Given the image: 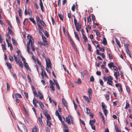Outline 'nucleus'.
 Returning a JSON list of instances; mask_svg holds the SVG:
<instances>
[{
  "mask_svg": "<svg viewBox=\"0 0 132 132\" xmlns=\"http://www.w3.org/2000/svg\"><path fill=\"white\" fill-rule=\"evenodd\" d=\"M27 37L28 38L29 41L27 43V45H29L31 44V45H33L34 44V40L32 36L28 35L27 36Z\"/></svg>",
  "mask_w": 132,
  "mask_h": 132,
  "instance_id": "1",
  "label": "nucleus"
},
{
  "mask_svg": "<svg viewBox=\"0 0 132 132\" xmlns=\"http://www.w3.org/2000/svg\"><path fill=\"white\" fill-rule=\"evenodd\" d=\"M109 79L107 81V84L109 85H110L113 87V86L112 84L113 83V82L112 81V80L113 79V78L112 76H109Z\"/></svg>",
  "mask_w": 132,
  "mask_h": 132,
  "instance_id": "2",
  "label": "nucleus"
},
{
  "mask_svg": "<svg viewBox=\"0 0 132 132\" xmlns=\"http://www.w3.org/2000/svg\"><path fill=\"white\" fill-rule=\"evenodd\" d=\"M46 67H47L48 69H49V68L51 67V63L50 59L48 58H47V60L46 59Z\"/></svg>",
  "mask_w": 132,
  "mask_h": 132,
  "instance_id": "3",
  "label": "nucleus"
},
{
  "mask_svg": "<svg viewBox=\"0 0 132 132\" xmlns=\"http://www.w3.org/2000/svg\"><path fill=\"white\" fill-rule=\"evenodd\" d=\"M12 97L14 99V98L15 99H18V98H22V97L21 95L20 94L18 93H15L14 95H12Z\"/></svg>",
  "mask_w": 132,
  "mask_h": 132,
  "instance_id": "4",
  "label": "nucleus"
},
{
  "mask_svg": "<svg viewBox=\"0 0 132 132\" xmlns=\"http://www.w3.org/2000/svg\"><path fill=\"white\" fill-rule=\"evenodd\" d=\"M44 68L43 65L41 66V73H43L44 74V75L46 78H48V77L47 75L44 70Z\"/></svg>",
  "mask_w": 132,
  "mask_h": 132,
  "instance_id": "5",
  "label": "nucleus"
},
{
  "mask_svg": "<svg viewBox=\"0 0 132 132\" xmlns=\"http://www.w3.org/2000/svg\"><path fill=\"white\" fill-rule=\"evenodd\" d=\"M74 18V24H75V25L76 27V29L77 30V31H79V29L78 27V26H77V20H76V19L75 18V16H73Z\"/></svg>",
  "mask_w": 132,
  "mask_h": 132,
  "instance_id": "6",
  "label": "nucleus"
},
{
  "mask_svg": "<svg viewBox=\"0 0 132 132\" xmlns=\"http://www.w3.org/2000/svg\"><path fill=\"white\" fill-rule=\"evenodd\" d=\"M37 26L38 27V31H42L43 32H44V30L43 29V27L39 23H37Z\"/></svg>",
  "mask_w": 132,
  "mask_h": 132,
  "instance_id": "7",
  "label": "nucleus"
},
{
  "mask_svg": "<svg viewBox=\"0 0 132 132\" xmlns=\"http://www.w3.org/2000/svg\"><path fill=\"white\" fill-rule=\"evenodd\" d=\"M32 132H38V129L37 126H35L32 129Z\"/></svg>",
  "mask_w": 132,
  "mask_h": 132,
  "instance_id": "8",
  "label": "nucleus"
},
{
  "mask_svg": "<svg viewBox=\"0 0 132 132\" xmlns=\"http://www.w3.org/2000/svg\"><path fill=\"white\" fill-rule=\"evenodd\" d=\"M40 1L39 5L42 12L44 11L43 6L42 0H39Z\"/></svg>",
  "mask_w": 132,
  "mask_h": 132,
  "instance_id": "9",
  "label": "nucleus"
},
{
  "mask_svg": "<svg viewBox=\"0 0 132 132\" xmlns=\"http://www.w3.org/2000/svg\"><path fill=\"white\" fill-rule=\"evenodd\" d=\"M62 101L63 103V105L64 106L67 107L68 106V105H67V102L66 101L64 98H63L62 99Z\"/></svg>",
  "mask_w": 132,
  "mask_h": 132,
  "instance_id": "10",
  "label": "nucleus"
},
{
  "mask_svg": "<svg viewBox=\"0 0 132 132\" xmlns=\"http://www.w3.org/2000/svg\"><path fill=\"white\" fill-rule=\"evenodd\" d=\"M67 118H68V119H69V120L71 121V123L73 125V118L70 115L68 116Z\"/></svg>",
  "mask_w": 132,
  "mask_h": 132,
  "instance_id": "11",
  "label": "nucleus"
},
{
  "mask_svg": "<svg viewBox=\"0 0 132 132\" xmlns=\"http://www.w3.org/2000/svg\"><path fill=\"white\" fill-rule=\"evenodd\" d=\"M36 20L38 23H39L42 21L40 19L39 17L37 15L36 16Z\"/></svg>",
  "mask_w": 132,
  "mask_h": 132,
  "instance_id": "12",
  "label": "nucleus"
},
{
  "mask_svg": "<svg viewBox=\"0 0 132 132\" xmlns=\"http://www.w3.org/2000/svg\"><path fill=\"white\" fill-rule=\"evenodd\" d=\"M24 63V65L25 68L28 70H29V71H30L31 70V69L29 68V66L28 65V63L26 62H25Z\"/></svg>",
  "mask_w": 132,
  "mask_h": 132,
  "instance_id": "13",
  "label": "nucleus"
},
{
  "mask_svg": "<svg viewBox=\"0 0 132 132\" xmlns=\"http://www.w3.org/2000/svg\"><path fill=\"white\" fill-rule=\"evenodd\" d=\"M38 96L39 99L41 100L43 99L44 98L43 95L42 93L39 91L38 92Z\"/></svg>",
  "mask_w": 132,
  "mask_h": 132,
  "instance_id": "14",
  "label": "nucleus"
},
{
  "mask_svg": "<svg viewBox=\"0 0 132 132\" xmlns=\"http://www.w3.org/2000/svg\"><path fill=\"white\" fill-rule=\"evenodd\" d=\"M29 45H27V51L28 53L29 54H31L32 55H33V54L32 52H30V48L29 46Z\"/></svg>",
  "mask_w": 132,
  "mask_h": 132,
  "instance_id": "15",
  "label": "nucleus"
},
{
  "mask_svg": "<svg viewBox=\"0 0 132 132\" xmlns=\"http://www.w3.org/2000/svg\"><path fill=\"white\" fill-rule=\"evenodd\" d=\"M88 93L89 95L90 96H91L92 95V89L90 88H89L88 89Z\"/></svg>",
  "mask_w": 132,
  "mask_h": 132,
  "instance_id": "16",
  "label": "nucleus"
},
{
  "mask_svg": "<svg viewBox=\"0 0 132 132\" xmlns=\"http://www.w3.org/2000/svg\"><path fill=\"white\" fill-rule=\"evenodd\" d=\"M96 122V120L94 119L93 120H90L89 121V124L90 125H93Z\"/></svg>",
  "mask_w": 132,
  "mask_h": 132,
  "instance_id": "17",
  "label": "nucleus"
},
{
  "mask_svg": "<svg viewBox=\"0 0 132 132\" xmlns=\"http://www.w3.org/2000/svg\"><path fill=\"white\" fill-rule=\"evenodd\" d=\"M83 97L84 99L88 103H89L90 102V100L87 96H84Z\"/></svg>",
  "mask_w": 132,
  "mask_h": 132,
  "instance_id": "18",
  "label": "nucleus"
},
{
  "mask_svg": "<svg viewBox=\"0 0 132 132\" xmlns=\"http://www.w3.org/2000/svg\"><path fill=\"white\" fill-rule=\"evenodd\" d=\"M58 15L60 19L63 22V16L61 14L59 13Z\"/></svg>",
  "mask_w": 132,
  "mask_h": 132,
  "instance_id": "19",
  "label": "nucleus"
},
{
  "mask_svg": "<svg viewBox=\"0 0 132 132\" xmlns=\"http://www.w3.org/2000/svg\"><path fill=\"white\" fill-rule=\"evenodd\" d=\"M6 64L7 66L8 67V69H12V67L10 63L6 62Z\"/></svg>",
  "mask_w": 132,
  "mask_h": 132,
  "instance_id": "20",
  "label": "nucleus"
},
{
  "mask_svg": "<svg viewBox=\"0 0 132 132\" xmlns=\"http://www.w3.org/2000/svg\"><path fill=\"white\" fill-rule=\"evenodd\" d=\"M102 43L105 45H106L107 44V40L105 37L103 38V40Z\"/></svg>",
  "mask_w": 132,
  "mask_h": 132,
  "instance_id": "21",
  "label": "nucleus"
},
{
  "mask_svg": "<svg viewBox=\"0 0 132 132\" xmlns=\"http://www.w3.org/2000/svg\"><path fill=\"white\" fill-rule=\"evenodd\" d=\"M74 33L75 35V37L77 39L79 42H80V40L79 39V37L78 35L76 33L74 32Z\"/></svg>",
  "mask_w": 132,
  "mask_h": 132,
  "instance_id": "22",
  "label": "nucleus"
},
{
  "mask_svg": "<svg viewBox=\"0 0 132 132\" xmlns=\"http://www.w3.org/2000/svg\"><path fill=\"white\" fill-rule=\"evenodd\" d=\"M126 53L128 54L129 56L130 57H131V56L130 54V52L128 49V48L127 47V49H126Z\"/></svg>",
  "mask_w": 132,
  "mask_h": 132,
  "instance_id": "23",
  "label": "nucleus"
},
{
  "mask_svg": "<svg viewBox=\"0 0 132 132\" xmlns=\"http://www.w3.org/2000/svg\"><path fill=\"white\" fill-rule=\"evenodd\" d=\"M17 64L18 63L20 66L21 67V68H22L23 67V65L22 64V63L21 61L20 60H19L16 63Z\"/></svg>",
  "mask_w": 132,
  "mask_h": 132,
  "instance_id": "24",
  "label": "nucleus"
},
{
  "mask_svg": "<svg viewBox=\"0 0 132 132\" xmlns=\"http://www.w3.org/2000/svg\"><path fill=\"white\" fill-rule=\"evenodd\" d=\"M39 105L40 106V108L42 110H43V109L44 108V105L43 103L42 102L40 101H39Z\"/></svg>",
  "mask_w": 132,
  "mask_h": 132,
  "instance_id": "25",
  "label": "nucleus"
},
{
  "mask_svg": "<svg viewBox=\"0 0 132 132\" xmlns=\"http://www.w3.org/2000/svg\"><path fill=\"white\" fill-rule=\"evenodd\" d=\"M93 31L95 32H96V34L97 36L99 37H100L101 36L100 33L98 32V30H96L95 29Z\"/></svg>",
  "mask_w": 132,
  "mask_h": 132,
  "instance_id": "26",
  "label": "nucleus"
},
{
  "mask_svg": "<svg viewBox=\"0 0 132 132\" xmlns=\"http://www.w3.org/2000/svg\"><path fill=\"white\" fill-rule=\"evenodd\" d=\"M40 23L43 27L46 28L47 27V26L45 23L42 20Z\"/></svg>",
  "mask_w": 132,
  "mask_h": 132,
  "instance_id": "27",
  "label": "nucleus"
},
{
  "mask_svg": "<svg viewBox=\"0 0 132 132\" xmlns=\"http://www.w3.org/2000/svg\"><path fill=\"white\" fill-rule=\"evenodd\" d=\"M12 40L13 44V45H15V46H16L18 45L17 42L13 38H12Z\"/></svg>",
  "mask_w": 132,
  "mask_h": 132,
  "instance_id": "28",
  "label": "nucleus"
},
{
  "mask_svg": "<svg viewBox=\"0 0 132 132\" xmlns=\"http://www.w3.org/2000/svg\"><path fill=\"white\" fill-rule=\"evenodd\" d=\"M115 40L116 41V42L117 43V44L119 46V47L120 48H121V45L120 43V42L118 40V39L116 38H115Z\"/></svg>",
  "mask_w": 132,
  "mask_h": 132,
  "instance_id": "29",
  "label": "nucleus"
},
{
  "mask_svg": "<svg viewBox=\"0 0 132 132\" xmlns=\"http://www.w3.org/2000/svg\"><path fill=\"white\" fill-rule=\"evenodd\" d=\"M82 35V38L84 40V42H86L88 41V39L86 37L85 35L84 34H83Z\"/></svg>",
  "mask_w": 132,
  "mask_h": 132,
  "instance_id": "30",
  "label": "nucleus"
},
{
  "mask_svg": "<svg viewBox=\"0 0 132 132\" xmlns=\"http://www.w3.org/2000/svg\"><path fill=\"white\" fill-rule=\"evenodd\" d=\"M18 12L19 13V15L20 17L21 18H22V12L21 9H19V10L18 11Z\"/></svg>",
  "mask_w": 132,
  "mask_h": 132,
  "instance_id": "31",
  "label": "nucleus"
},
{
  "mask_svg": "<svg viewBox=\"0 0 132 132\" xmlns=\"http://www.w3.org/2000/svg\"><path fill=\"white\" fill-rule=\"evenodd\" d=\"M29 19L35 25L36 24V22L34 18H29Z\"/></svg>",
  "mask_w": 132,
  "mask_h": 132,
  "instance_id": "32",
  "label": "nucleus"
},
{
  "mask_svg": "<svg viewBox=\"0 0 132 132\" xmlns=\"http://www.w3.org/2000/svg\"><path fill=\"white\" fill-rule=\"evenodd\" d=\"M38 120H39V123L41 125V126L42 127L43 126L44 124H43V122L42 121V120L41 119L40 117H39L38 118Z\"/></svg>",
  "mask_w": 132,
  "mask_h": 132,
  "instance_id": "33",
  "label": "nucleus"
},
{
  "mask_svg": "<svg viewBox=\"0 0 132 132\" xmlns=\"http://www.w3.org/2000/svg\"><path fill=\"white\" fill-rule=\"evenodd\" d=\"M103 111L105 116H106L107 114L108 113V110L106 109H103Z\"/></svg>",
  "mask_w": 132,
  "mask_h": 132,
  "instance_id": "34",
  "label": "nucleus"
},
{
  "mask_svg": "<svg viewBox=\"0 0 132 132\" xmlns=\"http://www.w3.org/2000/svg\"><path fill=\"white\" fill-rule=\"evenodd\" d=\"M108 66L110 68H111L112 67H113L114 66L113 63L111 62L110 63L108 64Z\"/></svg>",
  "mask_w": 132,
  "mask_h": 132,
  "instance_id": "35",
  "label": "nucleus"
},
{
  "mask_svg": "<svg viewBox=\"0 0 132 132\" xmlns=\"http://www.w3.org/2000/svg\"><path fill=\"white\" fill-rule=\"evenodd\" d=\"M47 125V126L50 127L52 125L51 122L49 120H47L46 121Z\"/></svg>",
  "mask_w": 132,
  "mask_h": 132,
  "instance_id": "36",
  "label": "nucleus"
},
{
  "mask_svg": "<svg viewBox=\"0 0 132 132\" xmlns=\"http://www.w3.org/2000/svg\"><path fill=\"white\" fill-rule=\"evenodd\" d=\"M43 42H44V43H43V44H45L44 46H46V45H47V46H48V41L47 40H46V39L44 40H43Z\"/></svg>",
  "mask_w": 132,
  "mask_h": 132,
  "instance_id": "37",
  "label": "nucleus"
},
{
  "mask_svg": "<svg viewBox=\"0 0 132 132\" xmlns=\"http://www.w3.org/2000/svg\"><path fill=\"white\" fill-rule=\"evenodd\" d=\"M8 47H10V50L11 51H12L13 50V47L12 44L11 43H10L8 44Z\"/></svg>",
  "mask_w": 132,
  "mask_h": 132,
  "instance_id": "38",
  "label": "nucleus"
},
{
  "mask_svg": "<svg viewBox=\"0 0 132 132\" xmlns=\"http://www.w3.org/2000/svg\"><path fill=\"white\" fill-rule=\"evenodd\" d=\"M9 58L10 60L11 61H13L14 59L13 58V56L11 55H9Z\"/></svg>",
  "mask_w": 132,
  "mask_h": 132,
  "instance_id": "39",
  "label": "nucleus"
},
{
  "mask_svg": "<svg viewBox=\"0 0 132 132\" xmlns=\"http://www.w3.org/2000/svg\"><path fill=\"white\" fill-rule=\"evenodd\" d=\"M109 79V77H106V76H104L103 77V79L104 81H106L107 80H108V79Z\"/></svg>",
  "mask_w": 132,
  "mask_h": 132,
  "instance_id": "40",
  "label": "nucleus"
},
{
  "mask_svg": "<svg viewBox=\"0 0 132 132\" xmlns=\"http://www.w3.org/2000/svg\"><path fill=\"white\" fill-rule=\"evenodd\" d=\"M44 34L45 36H46L47 38H48L49 36V34L47 30H45L44 32Z\"/></svg>",
  "mask_w": 132,
  "mask_h": 132,
  "instance_id": "41",
  "label": "nucleus"
},
{
  "mask_svg": "<svg viewBox=\"0 0 132 132\" xmlns=\"http://www.w3.org/2000/svg\"><path fill=\"white\" fill-rule=\"evenodd\" d=\"M70 120H69V119H68V118L67 117L66 118V121L68 123L69 125H70L71 124V122H70Z\"/></svg>",
  "mask_w": 132,
  "mask_h": 132,
  "instance_id": "42",
  "label": "nucleus"
},
{
  "mask_svg": "<svg viewBox=\"0 0 132 132\" xmlns=\"http://www.w3.org/2000/svg\"><path fill=\"white\" fill-rule=\"evenodd\" d=\"M92 21L93 22H94L95 21L96 19L95 15L93 14H92Z\"/></svg>",
  "mask_w": 132,
  "mask_h": 132,
  "instance_id": "43",
  "label": "nucleus"
},
{
  "mask_svg": "<svg viewBox=\"0 0 132 132\" xmlns=\"http://www.w3.org/2000/svg\"><path fill=\"white\" fill-rule=\"evenodd\" d=\"M101 104L102 107L103 109H105V108H107V106H106L105 105L103 102H102Z\"/></svg>",
  "mask_w": 132,
  "mask_h": 132,
  "instance_id": "44",
  "label": "nucleus"
},
{
  "mask_svg": "<svg viewBox=\"0 0 132 132\" xmlns=\"http://www.w3.org/2000/svg\"><path fill=\"white\" fill-rule=\"evenodd\" d=\"M114 76H119L120 74L117 71L114 72Z\"/></svg>",
  "mask_w": 132,
  "mask_h": 132,
  "instance_id": "45",
  "label": "nucleus"
},
{
  "mask_svg": "<svg viewBox=\"0 0 132 132\" xmlns=\"http://www.w3.org/2000/svg\"><path fill=\"white\" fill-rule=\"evenodd\" d=\"M94 80V78L93 76L90 77V81L91 82H93Z\"/></svg>",
  "mask_w": 132,
  "mask_h": 132,
  "instance_id": "46",
  "label": "nucleus"
},
{
  "mask_svg": "<svg viewBox=\"0 0 132 132\" xmlns=\"http://www.w3.org/2000/svg\"><path fill=\"white\" fill-rule=\"evenodd\" d=\"M16 22L18 23V24H20V21L19 20V18L17 16H16Z\"/></svg>",
  "mask_w": 132,
  "mask_h": 132,
  "instance_id": "47",
  "label": "nucleus"
},
{
  "mask_svg": "<svg viewBox=\"0 0 132 132\" xmlns=\"http://www.w3.org/2000/svg\"><path fill=\"white\" fill-rule=\"evenodd\" d=\"M24 94L25 96L26 97V99H27V100L28 99V93H27V92H24Z\"/></svg>",
  "mask_w": 132,
  "mask_h": 132,
  "instance_id": "48",
  "label": "nucleus"
},
{
  "mask_svg": "<svg viewBox=\"0 0 132 132\" xmlns=\"http://www.w3.org/2000/svg\"><path fill=\"white\" fill-rule=\"evenodd\" d=\"M23 127L24 132H28L27 129L26 127L24 126H23Z\"/></svg>",
  "mask_w": 132,
  "mask_h": 132,
  "instance_id": "49",
  "label": "nucleus"
},
{
  "mask_svg": "<svg viewBox=\"0 0 132 132\" xmlns=\"http://www.w3.org/2000/svg\"><path fill=\"white\" fill-rule=\"evenodd\" d=\"M75 6L74 4L71 7V10L73 12H74L75 11Z\"/></svg>",
  "mask_w": 132,
  "mask_h": 132,
  "instance_id": "50",
  "label": "nucleus"
},
{
  "mask_svg": "<svg viewBox=\"0 0 132 132\" xmlns=\"http://www.w3.org/2000/svg\"><path fill=\"white\" fill-rule=\"evenodd\" d=\"M33 93L34 95L36 97H37L38 96V94H37L36 90H34L33 92Z\"/></svg>",
  "mask_w": 132,
  "mask_h": 132,
  "instance_id": "51",
  "label": "nucleus"
},
{
  "mask_svg": "<svg viewBox=\"0 0 132 132\" xmlns=\"http://www.w3.org/2000/svg\"><path fill=\"white\" fill-rule=\"evenodd\" d=\"M90 15L89 16L88 18H87V22H90L91 21V19L90 18Z\"/></svg>",
  "mask_w": 132,
  "mask_h": 132,
  "instance_id": "52",
  "label": "nucleus"
},
{
  "mask_svg": "<svg viewBox=\"0 0 132 132\" xmlns=\"http://www.w3.org/2000/svg\"><path fill=\"white\" fill-rule=\"evenodd\" d=\"M7 85V90H9L10 86L9 84L7 82L6 84Z\"/></svg>",
  "mask_w": 132,
  "mask_h": 132,
  "instance_id": "53",
  "label": "nucleus"
},
{
  "mask_svg": "<svg viewBox=\"0 0 132 132\" xmlns=\"http://www.w3.org/2000/svg\"><path fill=\"white\" fill-rule=\"evenodd\" d=\"M34 6L36 7V9H38L39 8V6L36 2H35L34 3Z\"/></svg>",
  "mask_w": 132,
  "mask_h": 132,
  "instance_id": "54",
  "label": "nucleus"
},
{
  "mask_svg": "<svg viewBox=\"0 0 132 132\" xmlns=\"http://www.w3.org/2000/svg\"><path fill=\"white\" fill-rule=\"evenodd\" d=\"M129 105H130V104L129 103H128L126 102V106L125 107V109H127L128 108V107H129Z\"/></svg>",
  "mask_w": 132,
  "mask_h": 132,
  "instance_id": "55",
  "label": "nucleus"
},
{
  "mask_svg": "<svg viewBox=\"0 0 132 132\" xmlns=\"http://www.w3.org/2000/svg\"><path fill=\"white\" fill-rule=\"evenodd\" d=\"M31 49L32 50V51H35V49L34 47V44L33 45H31Z\"/></svg>",
  "mask_w": 132,
  "mask_h": 132,
  "instance_id": "56",
  "label": "nucleus"
},
{
  "mask_svg": "<svg viewBox=\"0 0 132 132\" xmlns=\"http://www.w3.org/2000/svg\"><path fill=\"white\" fill-rule=\"evenodd\" d=\"M88 50L90 51H91V45L89 44H88Z\"/></svg>",
  "mask_w": 132,
  "mask_h": 132,
  "instance_id": "57",
  "label": "nucleus"
},
{
  "mask_svg": "<svg viewBox=\"0 0 132 132\" xmlns=\"http://www.w3.org/2000/svg\"><path fill=\"white\" fill-rule=\"evenodd\" d=\"M51 18L52 23V24L53 25H54L55 23V22L54 21V20L53 18L52 17V16H51Z\"/></svg>",
  "mask_w": 132,
  "mask_h": 132,
  "instance_id": "58",
  "label": "nucleus"
},
{
  "mask_svg": "<svg viewBox=\"0 0 132 132\" xmlns=\"http://www.w3.org/2000/svg\"><path fill=\"white\" fill-rule=\"evenodd\" d=\"M86 113L88 114L90 112V110L89 109L87 108H86Z\"/></svg>",
  "mask_w": 132,
  "mask_h": 132,
  "instance_id": "59",
  "label": "nucleus"
},
{
  "mask_svg": "<svg viewBox=\"0 0 132 132\" xmlns=\"http://www.w3.org/2000/svg\"><path fill=\"white\" fill-rule=\"evenodd\" d=\"M2 49L3 51H4L6 50V48L5 47V45L2 44Z\"/></svg>",
  "mask_w": 132,
  "mask_h": 132,
  "instance_id": "60",
  "label": "nucleus"
},
{
  "mask_svg": "<svg viewBox=\"0 0 132 132\" xmlns=\"http://www.w3.org/2000/svg\"><path fill=\"white\" fill-rule=\"evenodd\" d=\"M38 44H39L40 45L43 46L45 45V44H44L43 43H42L41 42H38Z\"/></svg>",
  "mask_w": 132,
  "mask_h": 132,
  "instance_id": "61",
  "label": "nucleus"
},
{
  "mask_svg": "<svg viewBox=\"0 0 132 132\" xmlns=\"http://www.w3.org/2000/svg\"><path fill=\"white\" fill-rule=\"evenodd\" d=\"M33 103L35 107L36 108L37 107V106L36 103V102H35L34 100H33Z\"/></svg>",
  "mask_w": 132,
  "mask_h": 132,
  "instance_id": "62",
  "label": "nucleus"
},
{
  "mask_svg": "<svg viewBox=\"0 0 132 132\" xmlns=\"http://www.w3.org/2000/svg\"><path fill=\"white\" fill-rule=\"evenodd\" d=\"M77 83L78 84H81V81L80 79L79 78L77 81Z\"/></svg>",
  "mask_w": 132,
  "mask_h": 132,
  "instance_id": "63",
  "label": "nucleus"
},
{
  "mask_svg": "<svg viewBox=\"0 0 132 132\" xmlns=\"http://www.w3.org/2000/svg\"><path fill=\"white\" fill-rule=\"evenodd\" d=\"M55 85H56V86L57 87V88L59 90H60V87L58 83H56V84H55Z\"/></svg>",
  "mask_w": 132,
  "mask_h": 132,
  "instance_id": "64",
  "label": "nucleus"
}]
</instances>
